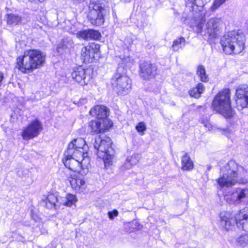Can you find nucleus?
Returning <instances> with one entry per match:
<instances>
[{
    "label": "nucleus",
    "mask_w": 248,
    "mask_h": 248,
    "mask_svg": "<svg viewBox=\"0 0 248 248\" xmlns=\"http://www.w3.org/2000/svg\"><path fill=\"white\" fill-rule=\"evenodd\" d=\"M118 215V212L116 210H113L112 211L108 212V215L111 219H113L114 217H116Z\"/></svg>",
    "instance_id": "37"
},
{
    "label": "nucleus",
    "mask_w": 248,
    "mask_h": 248,
    "mask_svg": "<svg viewBox=\"0 0 248 248\" xmlns=\"http://www.w3.org/2000/svg\"><path fill=\"white\" fill-rule=\"evenodd\" d=\"M29 1H31V2H42L44 0H28Z\"/></svg>",
    "instance_id": "43"
},
{
    "label": "nucleus",
    "mask_w": 248,
    "mask_h": 248,
    "mask_svg": "<svg viewBox=\"0 0 248 248\" xmlns=\"http://www.w3.org/2000/svg\"><path fill=\"white\" fill-rule=\"evenodd\" d=\"M226 0H215L211 7L212 10L214 11L216 10L220 5L224 3Z\"/></svg>",
    "instance_id": "33"
},
{
    "label": "nucleus",
    "mask_w": 248,
    "mask_h": 248,
    "mask_svg": "<svg viewBox=\"0 0 248 248\" xmlns=\"http://www.w3.org/2000/svg\"><path fill=\"white\" fill-rule=\"evenodd\" d=\"M204 90V87L202 83H199L197 87L192 89L189 91V94L191 96L198 98Z\"/></svg>",
    "instance_id": "25"
},
{
    "label": "nucleus",
    "mask_w": 248,
    "mask_h": 248,
    "mask_svg": "<svg viewBox=\"0 0 248 248\" xmlns=\"http://www.w3.org/2000/svg\"><path fill=\"white\" fill-rule=\"evenodd\" d=\"M90 39L97 40L101 37L100 33L94 30H89Z\"/></svg>",
    "instance_id": "31"
},
{
    "label": "nucleus",
    "mask_w": 248,
    "mask_h": 248,
    "mask_svg": "<svg viewBox=\"0 0 248 248\" xmlns=\"http://www.w3.org/2000/svg\"><path fill=\"white\" fill-rule=\"evenodd\" d=\"M186 44V39L183 37L175 40L172 45V48L173 51H178L180 48H182Z\"/></svg>",
    "instance_id": "26"
},
{
    "label": "nucleus",
    "mask_w": 248,
    "mask_h": 248,
    "mask_svg": "<svg viewBox=\"0 0 248 248\" xmlns=\"http://www.w3.org/2000/svg\"><path fill=\"white\" fill-rule=\"evenodd\" d=\"M201 123L204 124V126L207 128L208 130H210L212 127L211 124L209 122L208 120L204 121L202 119H201Z\"/></svg>",
    "instance_id": "38"
},
{
    "label": "nucleus",
    "mask_w": 248,
    "mask_h": 248,
    "mask_svg": "<svg viewBox=\"0 0 248 248\" xmlns=\"http://www.w3.org/2000/svg\"><path fill=\"white\" fill-rule=\"evenodd\" d=\"M139 162V155L134 154L127 157L126 160V164H128L126 169H130L133 166L135 165Z\"/></svg>",
    "instance_id": "27"
},
{
    "label": "nucleus",
    "mask_w": 248,
    "mask_h": 248,
    "mask_svg": "<svg viewBox=\"0 0 248 248\" xmlns=\"http://www.w3.org/2000/svg\"><path fill=\"white\" fill-rule=\"evenodd\" d=\"M181 164L182 169L183 170H191L193 168V163L187 153H185L182 157Z\"/></svg>",
    "instance_id": "24"
},
{
    "label": "nucleus",
    "mask_w": 248,
    "mask_h": 248,
    "mask_svg": "<svg viewBox=\"0 0 248 248\" xmlns=\"http://www.w3.org/2000/svg\"><path fill=\"white\" fill-rule=\"evenodd\" d=\"M248 198V189L237 187L230 194L225 195L224 199L230 204H239Z\"/></svg>",
    "instance_id": "12"
},
{
    "label": "nucleus",
    "mask_w": 248,
    "mask_h": 248,
    "mask_svg": "<svg viewBox=\"0 0 248 248\" xmlns=\"http://www.w3.org/2000/svg\"><path fill=\"white\" fill-rule=\"evenodd\" d=\"M111 144V140L107 136L102 138L98 137L94 143V147L97 150L96 155L98 157L103 159L106 169L112 164L113 151Z\"/></svg>",
    "instance_id": "5"
},
{
    "label": "nucleus",
    "mask_w": 248,
    "mask_h": 248,
    "mask_svg": "<svg viewBox=\"0 0 248 248\" xmlns=\"http://www.w3.org/2000/svg\"><path fill=\"white\" fill-rule=\"evenodd\" d=\"M116 78H126V69L123 66H119L117 70Z\"/></svg>",
    "instance_id": "30"
},
{
    "label": "nucleus",
    "mask_w": 248,
    "mask_h": 248,
    "mask_svg": "<svg viewBox=\"0 0 248 248\" xmlns=\"http://www.w3.org/2000/svg\"><path fill=\"white\" fill-rule=\"evenodd\" d=\"M74 79L75 78H73ZM76 79H78L79 80H77V81L78 82V83L81 85L84 86L86 84L85 81L84 80L85 78H76Z\"/></svg>",
    "instance_id": "39"
},
{
    "label": "nucleus",
    "mask_w": 248,
    "mask_h": 248,
    "mask_svg": "<svg viewBox=\"0 0 248 248\" xmlns=\"http://www.w3.org/2000/svg\"><path fill=\"white\" fill-rule=\"evenodd\" d=\"M4 76L2 72H0V78H3Z\"/></svg>",
    "instance_id": "47"
},
{
    "label": "nucleus",
    "mask_w": 248,
    "mask_h": 248,
    "mask_svg": "<svg viewBox=\"0 0 248 248\" xmlns=\"http://www.w3.org/2000/svg\"><path fill=\"white\" fill-rule=\"evenodd\" d=\"M90 113L98 120H105L108 115V108L104 106L97 105L90 110Z\"/></svg>",
    "instance_id": "19"
},
{
    "label": "nucleus",
    "mask_w": 248,
    "mask_h": 248,
    "mask_svg": "<svg viewBox=\"0 0 248 248\" xmlns=\"http://www.w3.org/2000/svg\"><path fill=\"white\" fill-rule=\"evenodd\" d=\"M219 166V177L216 182L220 188L232 187L237 183H247L248 170L235 161L230 160L227 163H220Z\"/></svg>",
    "instance_id": "1"
},
{
    "label": "nucleus",
    "mask_w": 248,
    "mask_h": 248,
    "mask_svg": "<svg viewBox=\"0 0 248 248\" xmlns=\"http://www.w3.org/2000/svg\"><path fill=\"white\" fill-rule=\"evenodd\" d=\"M141 76H154L156 73V67L155 64L151 63L150 61L144 62L140 64Z\"/></svg>",
    "instance_id": "18"
},
{
    "label": "nucleus",
    "mask_w": 248,
    "mask_h": 248,
    "mask_svg": "<svg viewBox=\"0 0 248 248\" xmlns=\"http://www.w3.org/2000/svg\"><path fill=\"white\" fill-rule=\"evenodd\" d=\"M67 180L72 189L77 192H82L86 188L85 179L79 174H71L68 177Z\"/></svg>",
    "instance_id": "16"
},
{
    "label": "nucleus",
    "mask_w": 248,
    "mask_h": 248,
    "mask_svg": "<svg viewBox=\"0 0 248 248\" xmlns=\"http://www.w3.org/2000/svg\"><path fill=\"white\" fill-rule=\"evenodd\" d=\"M58 201L56 195L49 193L47 196H44L42 199V204L48 209L55 208L56 203Z\"/></svg>",
    "instance_id": "20"
},
{
    "label": "nucleus",
    "mask_w": 248,
    "mask_h": 248,
    "mask_svg": "<svg viewBox=\"0 0 248 248\" xmlns=\"http://www.w3.org/2000/svg\"><path fill=\"white\" fill-rule=\"evenodd\" d=\"M100 45L92 43L83 47L81 50V57L85 63L92 62L94 55L99 51Z\"/></svg>",
    "instance_id": "15"
},
{
    "label": "nucleus",
    "mask_w": 248,
    "mask_h": 248,
    "mask_svg": "<svg viewBox=\"0 0 248 248\" xmlns=\"http://www.w3.org/2000/svg\"><path fill=\"white\" fill-rule=\"evenodd\" d=\"M222 25L221 18H212L205 24V32L210 38H215L220 33Z\"/></svg>",
    "instance_id": "14"
},
{
    "label": "nucleus",
    "mask_w": 248,
    "mask_h": 248,
    "mask_svg": "<svg viewBox=\"0 0 248 248\" xmlns=\"http://www.w3.org/2000/svg\"><path fill=\"white\" fill-rule=\"evenodd\" d=\"M6 23L10 26H16L22 23L23 18L16 14H8L5 16Z\"/></svg>",
    "instance_id": "21"
},
{
    "label": "nucleus",
    "mask_w": 248,
    "mask_h": 248,
    "mask_svg": "<svg viewBox=\"0 0 248 248\" xmlns=\"http://www.w3.org/2000/svg\"><path fill=\"white\" fill-rule=\"evenodd\" d=\"M67 47L64 45V44H60L58 46V47H57V49H58V51L59 52H60V49L62 48V49H64L65 48H67Z\"/></svg>",
    "instance_id": "40"
},
{
    "label": "nucleus",
    "mask_w": 248,
    "mask_h": 248,
    "mask_svg": "<svg viewBox=\"0 0 248 248\" xmlns=\"http://www.w3.org/2000/svg\"><path fill=\"white\" fill-rule=\"evenodd\" d=\"M111 124H110L108 120H93L89 123V126L92 129L91 132L93 134L104 132L108 130Z\"/></svg>",
    "instance_id": "17"
},
{
    "label": "nucleus",
    "mask_w": 248,
    "mask_h": 248,
    "mask_svg": "<svg viewBox=\"0 0 248 248\" xmlns=\"http://www.w3.org/2000/svg\"><path fill=\"white\" fill-rule=\"evenodd\" d=\"M88 147L85 143V140L82 138L73 140L68 145L67 150V155H71L75 154V155H79L82 156H89L88 153Z\"/></svg>",
    "instance_id": "10"
},
{
    "label": "nucleus",
    "mask_w": 248,
    "mask_h": 248,
    "mask_svg": "<svg viewBox=\"0 0 248 248\" xmlns=\"http://www.w3.org/2000/svg\"><path fill=\"white\" fill-rule=\"evenodd\" d=\"M122 88H123V92L121 93L123 95L129 93V90L131 89V84L127 83L126 84V86L125 87H123Z\"/></svg>",
    "instance_id": "36"
},
{
    "label": "nucleus",
    "mask_w": 248,
    "mask_h": 248,
    "mask_svg": "<svg viewBox=\"0 0 248 248\" xmlns=\"http://www.w3.org/2000/svg\"><path fill=\"white\" fill-rule=\"evenodd\" d=\"M220 44L225 54H239L245 48V35L239 31H229L221 38Z\"/></svg>",
    "instance_id": "2"
},
{
    "label": "nucleus",
    "mask_w": 248,
    "mask_h": 248,
    "mask_svg": "<svg viewBox=\"0 0 248 248\" xmlns=\"http://www.w3.org/2000/svg\"><path fill=\"white\" fill-rule=\"evenodd\" d=\"M137 25H138V27L140 29H143V28H144V24H141H141H140V23H138Z\"/></svg>",
    "instance_id": "42"
},
{
    "label": "nucleus",
    "mask_w": 248,
    "mask_h": 248,
    "mask_svg": "<svg viewBox=\"0 0 248 248\" xmlns=\"http://www.w3.org/2000/svg\"><path fill=\"white\" fill-rule=\"evenodd\" d=\"M235 101L236 108L239 110L248 108V86L242 85L236 90Z\"/></svg>",
    "instance_id": "11"
},
{
    "label": "nucleus",
    "mask_w": 248,
    "mask_h": 248,
    "mask_svg": "<svg viewBox=\"0 0 248 248\" xmlns=\"http://www.w3.org/2000/svg\"><path fill=\"white\" fill-rule=\"evenodd\" d=\"M238 245L244 248L248 246V235H242L236 240Z\"/></svg>",
    "instance_id": "28"
},
{
    "label": "nucleus",
    "mask_w": 248,
    "mask_h": 248,
    "mask_svg": "<svg viewBox=\"0 0 248 248\" xmlns=\"http://www.w3.org/2000/svg\"><path fill=\"white\" fill-rule=\"evenodd\" d=\"M202 79V82H207L208 81V80L207 79V78H201Z\"/></svg>",
    "instance_id": "45"
},
{
    "label": "nucleus",
    "mask_w": 248,
    "mask_h": 248,
    "mask_svg": "<svg viewBox=\"0 0 248 248\" xmlns=\"http://www.w3.org/2000/svg\"><path fill=\"white\" fill-rule=\"evenodd\" d=\"M236 224L239 228L248 232V207L240 210L235 218L229 212L220 214L219 225L226 231L232 230Z\"/></svg>",
    "instance_id": "3"
},
{
    "label": "nucleus",
    "mask_w": 248,
    "mask_h": 248,
    "mask_svg": "<svg viewBox=\"0 0 248 248\" xmlns=\"http://www.w3.org/2000/svg\"><path fill=\"white\" fill-rule=\"evenodd\" d=\"M43 129L41 122L35 120L22 130L21 136L24 140H29L37 137Z\"/></svg>",
    "instance_id": "13"
},
{
    "label": "nucleus",
    "mask_w": 248,
    "mask_h": 248,
    "mask_svg": "<svg viewBox=\"0 0 248 248\" xmlns=\"http://www.w3.org/2000/svg\"><path fill=\"white\" fill-rule=\"evenodd\" d=\"M77 36L78 38H81L84 40H90L89 30H84L78 31L76 33Z\"/></svg>",
    "instance_id": "29"
},
{
    "label": "nucleus",
    "mask_w": 248,
    "mask_h": 248,
    "mask_svg": "<svg viewBox=\"0 0 248 248\" xmlns=\"http://www.w3.org/2000/svg\"><path fill=\"white\" fill-rule=\"evenodd\" d=\"M91 69H84L81 66L75 68L71 73L72 78H86L91 72Z\"/></svg>",
    "instance_id": "23"
},
{
    "label": "nucleus",
    "mask_w": 248,
    "mask_h": 248,
    "mask_svg": "<svg viewBox=\"0 0 248 248\" xmlns=\"http://www.w3.org/2000/svg\"><path fill=\"white\" fill-rule=\"evenodd\" d=\"M136 129L139 133L142 135L144 134V132L146 129V126L144 123L140 122L136 126Z\"/></svg>",
    "instance_id": "32"
},
{
    "label": "nucleus",
    "mask_w": 248,
    "mask_h": 248,
    "mask_svg": "<svg viewBox=\"0 0 248 248\" xmlns=\"http://www.w3.org/2000/svg\"><path fill=\"white\" fill-rule=\"evenodd\" d=\"M67 151L64 153L63 163L64 166L73 171L79 172L81 170L87 169L90 166V158L89 156L75 155V154L71 155H67Z\"/></svg>",
    "instance_id": "8"
},
{
    "label": "nucleus",
    "mask_w": 248,
    "mask_h": 248,
    "mask_svg": "<svg viewBox=\"0 0 248 248\" xmlns=\"http://www.w3.org/2000/svg\"><path fill=\"white\" fill-rule=\"evenodd\" d=\"M212 107L217 112L226 118H231L234 114L231 106L230 91L229 89L219 92L213 101Z\"/></svg>",
    "instance_id": "6"
},
{
    "label": "nucleus",
    "mask_w": 248,
    "mask_h": 248,
    "mask_svg": "<svg viewBox=\"0 0 248 248\" xmlns=\"http://www.w3.org/2000/svg\"><path fill=\"white\" fill-rule=\"evenodd\" d=\"M120 1H122L124 3L129 2L130 1V0H119Z\"/></svg>",
    "instance_id": "44"
},
{
    "label": "nucleus",
    "mask_w": 248,
    "mask_h": 248,
    "mask_svg": "<svg viewBox=\"0 0 248 248\" xmlns=\"http://www.w3.org/2000/svg\"><path fill=\"white\" fill-rule=\"evenodd\" d=\"M78 201V198L76 195L68 193L65 197L61 198L60 203L67 207H71L75 205Z\"/></svg>",
    "instance_id": "22"
},
{
    "label": "nucleus",
    "mask_w": 248,
    "mask_h": 248,
    "mask_svg": "<svg viewBox=\"0 0 248 248\" xmlns=\"http://www.w3.org/2000/svg\"><path fill=\"white\" fill-rule=\"evenodd\" d=\"M197 73L200 78H204L206 74V71L204 67L202 65L199 66L197 68Z\"/></svg>",
    "instance_id": "34"
},
{
    "label": "nucleus",
    "mask_w": 248,
    "mask_h": 248,
    "mask_svg": "<svg viewBox=\"0 0 248 248\" xmlns=\"http://www.w3.org/2000/svg\"><path fill=\"white\" fill-rule=\"evenodd\" d=\"M113 16L115 18H117V15H116V12H113Z\"/></svg>",
    "instance_id": "46"
},
{
    "label": "nucleus",
    "mask_w": 248,
    "mask_h": 248,
    "mask_svg": "<svg viewBox=\"0 0 248 248\" xmlns=\"http://www.w3.org/2000/svg\"><path fill=\"white\" fill-rule=\"evenodd\" d=\"M45 55L36 49L24 51L22 57L17 59V64L23 72H30L41 66L45 61Z\"/></svg>",
    "instance_id": "4"
},
{
    "label": "nucleus",
    "mask_w": 248,
    "mask_h": 248,
    "mask_svg": "<svg viewBox=\"0 0 248 248\" xmlns=\"http://www.w3.org/2000/svg\"><path fill=\"white\" fill-rule=\"evenodd\" d=\"M128 164H126V162L124 163V164L121 167V169L122 170H128L129 169H126V167H128Z\"/></svg>",
    "instance_id": "41"
},
{
    "label": "nucleus",
    "mask_w": 248,
    "mask_h": 248,
    "mask_svg": "<svg viewBox=\"0 0 248 248\" xmlns=\"http://www.w3.org/2000/svg\"><path fill=\"white\" fill-rule=\"evenodd\" d=\"M88 20L94 26H101L105 21L104 16L105 9L101 4L95 1H91L89 5Z\"/></svg>",
    "instance_id": "9"
},
{
    "label": "nucleus",
    "mask_w": 248,
    "mask_h": 248,
    "mask_svg": "<svg viewBox=\"0 0 248 248\" xmlns=\"http://www.w3.org/2000/svg\"><path fill=\"white\" fill-rule=\"evenodd\" d=\"M185 12L187 13V17L193 18L194 20L198 19L194 27V31L198 33H201L203 26L202 16L203 12V6L198 5L199 1L201 0H185Z\"/></svg>",
    "instance_id": "7"
},
{
    "label": "nucleus",
    "mask_w": 248,
    "mask_h": 248,
    "mask_svg": "<svg viewBox=\"0 0 248 248\" xmlns=\"http://www.w3.org/2000/svg\"><path fill=\"white\" fill-rule=\"evenodd\" d=\"M234 129H232L231 127H229V128H227L225 131H224V134L226 135V136L231 139L232 140L233 139L232 138L233 135V133L234 132Z\"/></svg>",
    "instance_id": "35"
}]
</instances>
